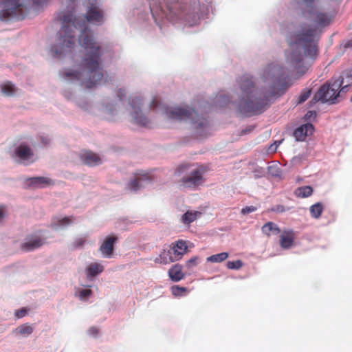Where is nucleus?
<instances>
[{"label": "nucleus", "mask_w": 352, "mask_h": 352, "mask_svg": "<svg viewBox=\"0 0 352 352\" xmlns=\"http://www.w3.org/2000/svg\"><path fill=\"white\" fill-rule=\"evenodd\" d=\"M74 6L72 10L61 12L58 19L61 28L54 43L50 49L53 58H61L72 52L76 36L79 44L84 48V54L79 63L72 68L60 72L62 78L67 83L91 89L99 85L104 77L100 45L94 41V33L88 28V23L100 25L103 23L102 12L90 8L85 16H76Z\"/></svg>", "instance_id": "1"}, {"label": "nucleus", "mask_w": 352, "mask_h": 352, "mask_svg": "<svg viewBox=\"0 0 352 352\" xmlns=\"http://www.w3.org/2000/svg\"><path fill=\"white\" fill-rule=\"evenodd\" d=\"M318 1L298 0V14L305 21L292 24L285 35L289 47L286 54V63L291 70L300 75L307 69L305 57L316 58L319 41L334 19L332 13L317 9Z\"/></svg>", "instance_id": "2"}, {"label": "nucleus", "mask_w": 352, "mask_h": 352, "mask_svg": "<svg viewBox=\"0 0 352 352\" xmlns=\"http://www.w3.org/2000/svg\"><path fill=\"white\" fill-rule=\"evenodd\" d=\"M260 78L263 85H256L250 76L241 78V94L237 100L232 102L239 115L250 118L263 113L290 85L285 68L278 64H268L261 72Z\"/></svg>", "instance_id": "3"}, {"label": "nucleus", "mask_w": 352, "mask_h": 352, "mask_svg": "<svg viewBox=\"0 0 352 352\" xmlns=\"http://www.w3.org/2000/svg\"><path fill=\"white\" fill-rule=\"evenodd\" d=\"M197 0H149L150 11L156 24L166 19L175 23L181 22L189 26L199 21Z\"/></svg>", "instance_id": "4"}, {"label": "nucleus", "mask_w": 352, "mask_h": 352, "mask_svg": "<svg viewBox=\"0 0 352 352\" xmlns=\"http://www.w3.org/2000/svg\"><path fill=\"white\" fill-rule=\"evenodd\" d=\"M149 107L156 112L160 110L163 111L166 118L169 119L189 124L191 131L197 137H204L209 131L210 122L206 114L200 113L193 107L190 106L172 108L162 107L155 98L151 101Z\"/></svg>", "instance_id": "5"}, {"label": "nucleus", "mask_w": 352, "mask_h": 352, "mask_svg": "<svg viewBox=\"0 0 352 352\" xmlns=\"http://www.w3.org/2000/svg\"><path fill=\"white\" fill-rule=\"evenodd\" d=\"M30 0H0V21H20L27 16L32 8Z\"/></svg>", "instance_id": "6"}, {"label": "nucleus", "mask_w": 352, "mask_h": 352, "mask_svg": "<svg viewBox=\"0 0 352 352\" xmlns=\"http://www.w3.org/2000/svg\"><path fill=\"white\" fill-rule=\"evenodd\" d=\"M344 84V77L331 79L323 84L314 96V102L335 104L340 101V93L337 91Z\"/></svg>", "instance_id": "7"}, {"label": "nucleus", "mask_w": 352, "mask_h": 352, "mask_svg": "<svg viewBox=\"0 0 352 352\" xmlns=\"http://www.w3.org/2000/svg\"><path fill=\"white\" fill-rule=\"evenodd\" d=\"M143 99L138 96H131L129 99V111L134 123L140 126H146L149 123V119L142 112V105Z\"/></svg>", "instance_id": "8"}, {"label": "nucleus", "mask_w": 352, "mask_h": 352, "mask_svg": "<svg viewBox=\"0 0 352 352\" xmlns=\"http://www.w3.org/2000/svg\"><path fill=\"white\" fill-rule=\"evenodd\" d=\"M16 160L24 165H28L34 162V153L31 148L26 144H19L14 151Z\"/></svg>", "instance_id": "9"}, {"label": "nucleus", "mask_w": 352, "mask_h": 352, "mask_svg": "<svg viewBox=\"0 0 352 352\" xmlns=\"http://www.w3.org/2000/svg\"><path fill=\"white\" fill-rule=\"evenodd\" d=\"M203 175L199 169H191L181 179L184 187L195 188L202 183Z\"/></svg>", "instance_id": "10"}, {"label": "nucleus", "mask_w": 352, "mask_h": 352, "mask_svg": "<svg viewBox=\"0 0 352 352\" xmlns=\"http://www.w3.org/2000/svg\"><path fill=\"white\" fill-rule=\"evenodd\" d=\"M152 182V177L148 174H138L128 184V188L131 191L137 192L151 184Z\"/></svg>", "instance_id": "11"}, {"label": "nucleus", "mask_w": 352, "mask_h": 352, "mask_svg": "<svg viewBox=\"0 0 352 352\" xmlns=\"http://www.w3.org/2000/svg\"><path fill=\"white\" fill-rule=\"evenodd\" d=\"M63 96L68 100L74 101L78 107L85 111H89L91 104L85 98H76L74 96L72 91L65 89L63 91Z\"/></svg>", "instance_id": "12"}, {"label": "nucleus", "mask_w": 352, "mask_h": 352, "mask_svg": "<svg viewBox=\"0 0 352 352\" xmlns=\"http://www.w3.org/2000/svg\"><path fill=\"white\" fill-rule=\"evenodd\" d=\"M173 246H169V251L172 254V256L175 261L182 258L183 255L186 252L188 246L186 241L179 240L175 243L172 244Z\"/></svg>", "instance_id": "13"}, {"label": "nucleus", "mask_w": 352, "mask_h": 352, "mask_svg": "<svg viewBox=\"0 0 352 352\" xmlns=\"http://www.w3.org/2000/svg\"><path fill=\"white\" fill-rule=\"evenodd\" d=\"M28 186L33 188H43L54 185V181L46 177H33L27 179Z\"/></svg>", "instance_id": "14"}, {"label": "nucleus", "mask_w": 352, "mask_h": 352, "mask_svg": "<svg viewBox=\"0 0 352 352\" xmlns=\"http://www.w3.org/2000/svg\"><path fill=\"white\" fill-rule=\"evenodd\" d=\"M44 243L43 239L38 236H29L21 244V248L27 252L34 251L41 247Z\"/></svg>", "instance_id": "15"}, {"label": "nucleus", "mask_w": 352, "mask_h": 352, "mask_svg": "<svg viewBox=\"0 0 352 352\" xmlns=\"http://www.w3.org/2000/svg\"><path fill=\"white\" fill-rule=\"evenodd\" d=\"M314 125L311 123H306L296 128L294 131V136L296 141H304L305 138L313 133Z\"/></svg>", "instance_id": "16"}, {"label": "nucleus", "mask_w": 352, "mask_h": 352, "mask_svg": "<svg viewBox=\"0 0 352 352\" xmlns=\"http://www.w3.org/2000/svg\"><path fill=\"white\" fill-rule=\"evenodd\" d=\"M116 236H107L103 243L100 247V251L104 257L109 258L113 251L114 243L117 241Z\"/></svg>", "instance_id": "17"}, {"label": "nucleus", "mask_w": 352, "mask_h": 352, "mask_svg": "<svg viewBox=\"0 0 352 352\" xmlns=\"http://www.w3.org/2000/svg\"><path fill=\"white\" fill-rule=\"evenodd\" d=\"M81 159L84 164L94 166L102 164L101 158L96 153L91 151H86L81 155Z\"/></svg>", "instance_id": "18"}, {"label": "nucleus", "mask_w": 352, "mask_h": 352, "mask_svg": "<svg viewBox=\"0 0 352 352\" xmlns=\"http://www.w3.org/2000/svg\"><path fill=\"white\" fill-rule=\"evenodd\" d=\"M73 223L70 217L54 218L51 223V227L54 230H63Z\"/></svg>", "instance_id": "19"}, {"label": "nucleus", "mask_w": 352, "mask_h": 352, "mask_svg": "<svg viewBox=\"0 0 352 352\" xmlns=\"http://www.w3.org/2000/svg\"><path fill=\"white\" fill-rule=\"evenodd\" d=\"M104 270V266L98 263H92L86 268L85 272L87 278L92 279L96 276L102 273Z\"/></svg>", "instance_id": "20"}, {"label": "nucleus", "mask_w": 352, "mask_h": 352, "mask_svg": "<svg viewBox=\"0 0 352 352\" xmlns=\"http://www.w3.org/2000/svg\"><path fill=\"white\" fill-rule=\"evenodd\" d=\"M168 275L173 281H179L184 277V274L182 272V266L179 264L174 265L170 269H169Z\"/></svg>", "instance_id": "21"}, {"label": "nucleus", "mask_w": 352, "mask_h": 352, "mask_svg": "<svg viewBox=\"0 0 352 352\" xmlns=\"http://www.w3.org/2000/svg\"><path fill=\"white\" fill-rule=\"evenodd\" d=\"M102 111L104 113L113 116L117 113L118 106L114 101L109 102L104 100L102 104Z\"/></svg>", "instance_id": "22"}, {"label": "nucleus", "mask_w": 352, "mask_h": 352, "mask_svg": "<svg viewBox=\"0 0 352 352\" xmlns=\"http://www.w3.org/2000/svg\"><path fill=\"white\" fill-rule=\"evenodd\" d=\"M201 212L195 210H188L181 217V221L184 224L188 225L195 221Z\"/></svg>", "instance_id": "23"}, {"label": "nucleus", "mask_w": 352, "mask_h": 352, "mask_svg": "<svg viewBox=\"0 0 352 352\" xmlns=\"http://www.w3.org/2000/svg\"><path fill=\"white\" fill-rule=\"evenodd\" d=\"M261 229L262 232L268 236L270 234L274 235L278 234L280 231L278 226L272 221L266 223L265 225L263 226Z\"/></svg>", "instance_id": "24"}, {"label": "nucleus", "mask_w": 352, "mask_h": 352, "mask_svg": "<svg viewBox=\"0 0 352 352\" xmlns=\"http://www.w3.org/2000/svg\"><path fill=\"white\" fill-rule=\"evenodd\" d=\"M313 188L310 186H305L297 188L294 191V195L297 197L306 198L312 195Z\"/></svg>", "instance_id": "25"}, {"label": "nucleus", "mask_w": 352, "mask_h": 352, "mask_svg": "<svg viewBox=\"0 0 352 352\" xmlns=\"http://www.w3.org/2000/svg\"><path fill=\"white\" fill-rule=\"evenodd\" d=\"M33 331L34 328L32 326L28 324H23L16 328L13 332L22 335L24 337H28L32 333Z\"/></svg>", "instance_id": "26"}, {"label": "nucleus", "mask_w": 352, "mask_h": 352, "mask_svg": "<svg viewBox=\"0 0 352 352\" xmlns=\"http://www.w3.org/2000/svg\"><path fill=\"white\" fill-rule=\"evenodd\" d=\"M2 93L7 96H12L16 94V88L10 82H7L1 85Z\"/></svg>", "instance_id": "27"}, {"label": "nucleus", "mask_w": 352, "mask_h": 352, "mask_svg": "<svg viewBox=\"0 0 352 352\" xmlns=\"http://www.w3.org/2000/svg\"><path fill=\"white\" fill-rule=\"evenodd\" d=\"M346 71L340 76L344 77V84L340 87V88L337 91V93H340V98H342V95L346 93L349 90L350 84L352 81V78H346Z\"/></svg>", "instance_id": "28"}, {"label": "nucleus", "mask_w": 352, "mask_h": 352, "mask_svg": "<svg viewBox=\"0 0 352 352\" xmlns=\"http://www.w3.org/2000/svg\"><path fill=\"white\" fill-rule=\"evenodd\" d=\"M310 214L312 217L318 219L320 217L322 210L323 206L321 203L318 202L310 207Z\"/></svg>", "instance_id": "29"}, {"label": "nucleus", "mask_w": 352, "mask_h": 352, "mask_svg": "<svg viewBox=\"0 0 352 352\" xmlns=\"http://www.w3.org/2000/svg\"><path fill=\"white\" fill-rule=\"evenodd\" d=\"M228 256V254L227 252H221L217 254H213L208 256L206 260L208 262L211 263H220L226 260Z\"/></svg>", "instance_id": "30"}, {"label": "nucleus", "mask_w": 352, "mask_h": 352, "mask_svg": "<svg viewBox=\"0 0 352 352\" xmlns=\"http://www.w3.org/2000/svg\"><path fill=\"white\" fill-rule=\"evenodd\" d=\"M293 241H294V239L292 236H285L283 234H282L280 236V246L284 249L289 248L292 246Z\"/></svg>", "instance_id": "31"}, {"label": "nucleus", "mask_w": 352, "mask_h": 352, "mask_svg": "<svg viewBox=\"0 0 352 352\" xmlns=\"http://www.w3.org/2000/svg\"><path fill=\"white\" fill-rule=\"evenodd\" d=\"M160 256L162 259V264H168L175 261L168 249L167 250H164Z\"/></svg>", "instance_id": "32"}, {"label": "nucleus", "mask_w": 352, "mask_h": 352, "mask_svg": "<svg viewBox=\"0 0 352 352\" xmlns=\"http://www.w3.org/2000/svg\"><path fill=\"white\" fill-rule=\"evenodd\" d=\"M230 102V98L226 94H221L216 98V103L220 107H225Z\"/></svg>", "instance_id": "33"}, {"label": "nucleus", "mask_w": 352, "mask_h": 352, "mask_svg": "<svg viewBox=\"0 0 352 352\" xmlns=\"http://www.w3.org/2000/svg\"><path fill=\"white\" fill-rule=\"evenodd\" d=\"M243 265V263L241 260H236L234 261H228L226 266L230 270H239Z\"/></svg>", "instance_id": "34"}, {"label": "nucleus", "mask_w": 352, "mask_h": 352, "mask_svg": "<svg viewBox=\"0 0 352 352\" xmlns=\"http://www.w3.org/2000/svg\"><path fill=\"white\" fill-rule=\"evenodd\" d=\"M48 0H30V7L35 10L43 6Z\"/></svg>", "instance_id": "35"}, {"label": "nucleus", "mask_w": 352, "mask_h": 352, "mask_svg": "<svg viewBox=\"0 0 352 352\" xmlns=\"http://www.w3.org/2000/svg\"><path fill=\"white\" fill-rule=\"evenodd\" d=\"M85 242H86L85 237L77 238L74 240V241L72 243V248L73 249L81 248L84 245Z\"/></svg>", "instance_id": "36"}, {"label": "nucleus", "mask_w": 352, "mask_h": 352, "mask_svg": "<svg viewBox=\"0 0 352 352\" xmlns=\"http://www.w3.org/2000/svg\"><path fill=\"white\" fill-rule=\"evenodd\" d=\"M91 290L89 289H81L78 293V297L82 300H87L91 295Z\"/></svg>", "instance_id": "37"}, {"label": "nucleus", "mask_w": 352, "mask_h": 352, "mask_svg": "<svg viewBox=\"0 0 352 352\" xmlns=\"http://www.w3.org/2000/svg\"><path fill=\"white\" fill-rule=\"evenodd\" d=\"M268 170L273 177H280L281 176V170L277 166H269Z\"/></svg>", "instance_id": "38"}, {"label": "nucleus", "mask_w": 352, "mask_h": 352, "mask_svg": "<svg viewBox=\"0 0 352 352\" xmlns=\"http://www.w3.org/2000/svg\"><path fill=\"white\" fill-rule=\"evenodd\" d=\"M311 95V89L304 90L300 95L298 98V104H301L305 102Z\"/></svg>", "instance_id": "39"}, {"label": "nucleus", "mask_w": 352, "mask_h": 352, "mask_svg": "<svg viewBox=\"0 0 352 352\" xmlns=\"http://www.w3.org/2000/svg\"><path fill=\"white\" fill-rule=\"evenodd\" d=\"M186 291V287H179L178 285H174L171 287L172 294L175 296H180L182 292Z\"/></svg>", "instance_id": "40"}, {"label": "nucleus", "mask_w": 352, "mask_h": 352, "mask_svg": "<svg viewBox=\"0 0 352 352\" xmlns=\"http://www.w3.org/2000/svg\"><path fill=\"white\" fill-rule=\"evenodd\" d=\"M198 256H193L186 261V266L187 268L190 269L198 264Z\"/></svg>", "instance_id": "41"}, {"label": "nucleus", "mask_w": 352, "mask_h": 352, "mask_svg": "<svg viewBox=\"0 0 352 352\" xmlns=\"http://www.w3.org/2000/svg\"><path fill=\"white\" fill-rule=\"evenodd\" d=\"M256 207L250 206H246L241 209V213L242 214H248L251 212H255L256 210Z\"/></svg>", "instance_id": "42"}, {"label": "nucleus", "mask_w": 352, "mask_h": 352, "mask_svg": "<svg viewBox=\"0 0 352 352\" xmlns=\"http://www.w3.org/2000/svg\"><path fill=\"white\" fill-rule=\"evenodd\" d=\"M116 96L120 102H122L126 97V91L124 89H118L116 92Z\"/></svg>", "instance_id": "43"}, {"label": "nucleus", "mask_w": 352, "mask_h": 352, "mask_svg": "<svg viewBox=\"0 0 352 352\" xmlns=\"http://www.w3.org/2000/svg\"><path fill=\"white\" fill-rule=\"evenodd\" d=\"M316 116V112L315 111H308L305 115V120H309L312 118H315Z\"/></svg>", "instance_id": "44"}, {"label": "nucleus", "mask_w": 352, "mask_h": 352, "mask_svg": "<svg viewBox=\"0 0 352 352\" xmlns=\"http://www.w3.org/2000/svg\"><path fill=\"white\" fill-rule=\"evenodd\" d=\"M87 333L92 337H96L98 333V329L95 327H91L87 330Z\"/></svg>", "instance_id": "45"}, {"label": "nucleus", "mask_w": 352, "mask_h": 352, "mask_svg": "<svg viewBox=\"0 0 352 352\" xmlns=\"http://www.w3.org/2000/svg\"><path fill=\"white\" fill-rule=\"evenodd\" d=\"M6 215V208L3 206H0V223L3 221Z\"/></svg>", "instance_id": "46"}, {"label": "nucleus", "mask_w": 352, "mask_h": 352, "mask_svg": "<svg viewBox=\"0 0 352 352\" xmlns=\"http://www.w3.org/2000/svg\"><path fill=\"white\" fill-rule=\"evenodd\" d=\"M26 313H27V311L24 309H22L16 312V316L19 318H23V316H25Z\"/></svg>", "instance_id": "47"}, {"label": "nucleus", "mask_w": 352, "mask_h": 352, "mask_svg": "<svg viewBox=\"0 0 352 352\" xmlns=\"http://www.w3.org/2000/svg\"><path fill=\"white\" fill-rule=\"evenodd\" d=\"M40 139H41L42 144L45 146L48 144L50 142V139L48 138L47 136L42 135V136H41Z\"/></svg>", "instance_id": "48"}, {"label": "nucleus", "mask_w": 352, "mask_h": 352, "mask_svg": "<svg viewBox=\"0 0 352 352\" xmlns=\"http://www.w3.org/2000/svg\"><path fill=\"white\" fill-rule=\"evenodd\" d=\"M280 143V142H278V144L276 143V142H275L274 144H271L269 147V150L271 151V152H274L276 151V148L278 147V145Z\"/></svg>", "instance_id": "49"}, {"label": "nucleus", "mask_w": 352, "mask_h": 352, "mask_svg": "<svg viewBox=\"0 0 352 352\" xmlns=\"http://www.w3.org/2000/svg\"><path fill=\"white\" fill-rule=\"evenodd\" d=\"M254 126H248L245 129L242 130L241 133L242 134L249 133L254 129Z\"/></svg>", "instance_id": "50"}, {"label": "nucleus", "mask_w": 352, "mask_h": 352, "mask_svg": "<svg viewBox=\"0 0 352 352\" xmlns=\"http://www.w3.org/2000/svg\"><path fill=\"white\" fill-rule=\"evenodd\" d=\"M274 211L277 212H283L285 211V207L282 205H278L274 209Z\"/></svg>", "instance_id": "51"}, {"label": "nucleus", "mask_w": 352, "mask_h": 352, "mask_svg": "<svg viewBox=\"0 0 352 352\" xmlns=\"http://www.w3.org/2000/svg\"><path fill=\"white\" fill-rule=\"evenodd\" d=\"M69 1V5L67 7V10H72V7L74 6V3L76 0H68Z\"/></svg>", "instance_id": "52"}, {"label": "nucleus", "mask_w": 352, "mask_h": 352, "mask_svg": "<svg viewBox=\"0 0 352 352\" xmlns=\"http://www.w3.org/2000/svg\"><path fill=\"white\" fill-rule=\"evenodd\" d=\"M154 262L155 263H162V259L160 254L159 255V256H157L155 258Z\"/></svg>", "instance_id": "53"}, {"label": "nucleus", "mask_w": 352, "mask_h": 352, "mask_svg": "<svg viewBox=\"0 0 352 352\" xmlns=\"http://www.w3.org/2000/svg\"><path fill=\"white\" fill-rule=\"evenodd\" d=\"M346 78H352V68L346 71Z\"/></svg>", "instance_id": "54"}, {"label": "nucleus", "mask_w": 352, "mask_h": 352, "mask_svg": "<svg viewBox=\"0 0 352 352\" xmlns=\"http://www.w3.org/2000/svg\"><path fill=\"white\" fill-rule=\"evenodd\" d=\"M345 47H352V38L346 41L345 44Z\"/></svg>", "instance_id": "55"}, {"label": "nucleus", "mask_w": 352, "mask_h": 352, "mask_svg": "<svg viewBox=\"0 0 352 352\" xmlns=\"http://www.w3.org/2000/svg\"><path fill=\"white\" fill-rule=\"evenodd\" d=\"M317 102H314V98L309 102V107H311L314 104H315Z\"/></svg>", "instance_id": "56"}, {"label": "nucleus", "mask_w": 352, "mask_h": 352, "mask_svg": "<svg viewBox=\"0 0 352 352\" xmlns=\"http://www.w3.org/2000/svg\"><path fill=\"white\" fill-rule=\"evenodd\" d=\"M350 101L352 102V96H351V98L350 99Z\"/></svg>", "instance_id": "57"}]
</instances>
